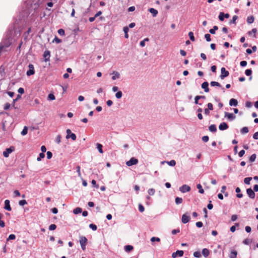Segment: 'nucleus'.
Listing matches in <instances>:
<instances>
[{"instance_id": "obj_1", "label": "nucleus", "mask_w": 258, "mask_h": 258, "mask_svg": "<svg viewBox=\"0 0 258 258\" xmlns=\"http://www.w3.org/2000/svg\"><path fill=\"white\" fill-rule=\"evenodd\" d=\"M43 1L44 0H29L28 3H31L30 8L35 11L38 9Z\"/></svg>"}, {"instance_id": "obj_2", "label": "nucleus", "mask_w": 258, "mask_h": 258, "mask_svg": "<svg viewBox=\"0 0 258 258\" xmlns=\"http://www.w3.org/2000/svg\"><path fill=\"white\" fill-rule=\"evenodd\" d=\"M79 242L83 250L86 249V245L87 242V239L85 236H82L80 238Z\"/></svg>"}, {"instance_id": "obj_3", "label": "nucleus", "mask_w": 258, "mask_h": 258, "mask_svg": "<svg viewBox=\"0 0 258 258\" xmlns=\"http://www.w3.org/2000/svg\"><path fill=\"white\" fill-rule=\"evenodd\" d=\"M15 151V147L14 146H11L10 148L6 149L3 152V155L5 157L7 158L9 156V154Z\"/></svg>"}, {"instance_id": "obj_4", "label": "nucleus", "mask_w": 258, "mask_h": 258, "mask_svg": "<svg viewBox=\"0 0 258 258\" xmlns=\"http://www.w3.org/2000/svg\"><path fill=\"white\" fill-rule=\"evenodd\" d=\"M29 70L26 72V75L28 76H30L35 74V70L34 66L32 64H29L28 65Z\"/></svg>"}, {"instance_id": "obj_5", "label": "nucleus", "mask_w": 258, "mask_h": 258, "mask_svg": "<svg viewBox=\"0 0 258 258\" xmlns=\"http://www.w3.org/2000/svg\"><path fill=\"white\" fill-rule=\"evenodd\" d=\"M138 163V160L135 158H132L131 159L127 161L126 164L128 166L136 165Z\"/></svg>"}, {"instance_id": "obj_6", "label": "nucleus", "mask_w": 258, "mask_h": 258, "mask_svg": "<svg viewBox=\"0 0 258 258\" xmlns=\"http://www.w3.org/2000/svg\"><path fill=\"white\" fill-rule=\"evenodd\" d=\"M67 135L66 136L67 139L71 138L72 140L75 141L76 140V136L75 134L72 133L70 129L67 130Z\"/></svg>"}, {"instance_id": "obj_7", "label": "nucleus", "mask_w": 258, "mask_h": 258, "mask_svg": "<svg viewBox=\"0 0 258 258\" xmlns=\"http://www.w3.org/2000/svg\"><path fill=\"white\" fill-rule=\"evenodd\" d=\"M221 74L220 78L221 79H223L224 78L229 76V73L228 71H226L225 68L223 67L221 69Z\"/></svg>"}, {"instance_id": "obj_8", "label": "nucleus", "mask_w": 258, "mask_h": 258, "mask_svg": "<svg viewBox=\"0 0 258 258\" xmlns=\"http://www.w3.org/2000/svg\"><path fill=\"white\" fill-rule=\"evenodd\" d=\"M179 190L182 192H186L190 190V187L186 184H184L179 188Z\"/></svg>"}, {"instance_id": "obj_9", "label": "nucleus", "mask_w": 258, "mask_h": 258, "mask_svg": "<svg viewBox=\"0 0 258 258\" xmlns=\"http://www.w3.org/2000/svg\"><path fill=\"white\" fill-rule=\"evenodd\" d=\"M184 252L183 250H178L176 252L172 253V257L173 258H176L177 256H182L183 255Z\"/></svg>"}, {"instance_id": "obj_10", "label": "nucleus", "mask_w": 258, "mask_h": 258, "mask_svg": "<svg viewBox=\"0 0 258 258\" xmlns=\"http://www.w3.org/2000/svg\"><path fill=\"white\" fill-rule=\"evenodd\" d=\"M246 192L250 198L254 199L255 198V193L251 188L247 189Z\"/></svg>"}, {"instance_id": "obj_11", "label": "nucleus", "mask_w": 258, "mask_h": 258, "mask_svg": "<svg viewBox=\"0 0 258 258\" xmlns=\"http://www.w3.org/2000/svg\"><path fill=\"white\" fill-rule=\"evenodd\" d=\"M190 220V216L186 214H184L182 216V222L184 224L187 223Z\"/></svg>"}, {"instance_id": "obj_12", "label": "nucleus", "mask_w": 258, "mask_h": 258, "mask_svg": "<svg viewBox=\"0 0 258 258\" xmlns=\"http://www.w3.org/2000/svg\"><path fill=\"white\" fill-rule=\"evenodd\" d=\"M43 56L45 59V61H48L49 60V58L50 57V53L49 50H46L44 51Z\"/></svg>"}, {"instance_id": "obj_13", "label": "nucleus", "mask_w": 258, "mask_h": 258, "mask_svg": "<svg viewBox=\"0 0 258 258\" xmlns=\"http://www.w3.org/2000/svg\"><path fill=\"white\" fill-rule=\"evenodd\" d=\"M201 87L204 90L205 92H208L209 91V83L208 82H203Z\"/></svg>"}, {"instance_id": "obj_14", "label": "nucleus", "mask_w": 258, "mask_h": 258, "mask_svg": "<svg viewBox=\"0 0 258 258\" xmlns=\"http://www.w3.org/2000/svg\"><path fill=\"white\" fill-rule=\"evenodd\" d=\"M228 125L226 122H224L220 123V124L219 126V128L221 131L227 130L228 128Z\"/></svg>"}, {"instance_id": "obj_15", "label": "nucleus", "mask_w": 258, "mask_h": 258, "mask_svg": "<svg viewBox=\"0 0 258 258\" xmlns=\"http://www.w3.org/2000/svg\"><path fill=\"white\" fill-rule=\"evenodd\" d=\"M225 117H226L230 120L234 119L236 117L235 115L233 113H230L227 112H225Z\"/></svg>"}, {"instance_id": "obj_16", "label": "nucleus", "mask_w": 258, "mask_h": 258, "mask_svg": "<svg viewBox=\"0 0 258 258\" xmlns=\"http://www.w3.org/2000/svg\"><path fill=\"white\" fill-rule=\"evenodd\" d=\"M4 208L9 211H11L12 210V208H11L9 200H5Z\"/></svg>"}, {"instance_id": "obj_17", "label": "nucleus", "mask_w": 258, "mask_h": 258, "mask_svg": "<svg viewBox=\"0 0 258 258\" xmlns=\"http://www.w3.org/2000/svg\"><path fill=\"white\" fill-rule=\"evenodd\" d=\"M237 255V252L236 251V250L233 249L231 250L229 257V258H236Z\"/></svg>"}, {"instance_id": "obj_18", "label": "nucleus", "mask_w": 258, "mask_h": 258, "mask_svg": "<svg viewBox=\"0 0 258 258\" xmlns=\"http://www.w3.org/2000/svg\"><path fill=\"white\" fill-rule=\"evenodd\" d=\"M238 104V102L236 99L232 98L229 101V105L230 106H236Z\"/></svg>"}, {"instance_id": "obj_19", "label": "nucleus", "mask_w": 258, "mask_h": 258, "mask_svg": "<svg viewBox=\"0 0 258 258\" xmlns=\"http://www.w3.org/2000/svg\"><path fill=\"white\" fill-rule=\"evenodd\" d=\"M112 75H113V76L112 77V80H115L116 79L119 78V77H120V74L117 72H116V71L113 72Z\"/></svg>"}, {"instance_id": "obj_20", "label": "nucleus", "mask_w": 258, "mask_h": 258, "mask_svg": "<svg viewBox=\"0 0 258 258\" xmlns=\"http://www.w3.org/2000/svg\"><path fill=\"white\" fill-rule=\"evenodd\" d=\"M149 11L152 14L153 17H156L158 14V11L154 8H150Z\"/></svg>"}, {"instance_id": "obj_21", "label": "nucleus", "mask_w": 258, "mask_h": 258, "mask_svg": "<svg viewBox=\"0 0 258 258\" xmlns=\"http://www.w3.org/2000/svg\"><path fill=\"white\" fill-rule=\"evenodd\" d=\"M202 254L205 257H207L210 254V251L207 248H204L202 250Z\"/></svg>"}, {"instance_id": "obj_22", "label": "nucleus", "mask_w": 258, "mask_h": 258, "mask_svg": "<svg viewBox=\"0 0 258 258\" xmlns=\"http://www.w3.org/2000/svg\"><path fill=\"white\" fill-rule=\"evenodd\" d=\"M209 130L210 132L215 133L217 131L216 126L215 124H212L209 126Z\"/></svg>"}, {"instance_id": "obj_23", "label": "nucleus", "mask_w": 258, "mask_h": 258, "mask_svg": "<svg viewBox=\"0 0 258 258\" xmlns=\"http://www.w3.org/2000/svg\"><path fill=\"white\" fill-rule=\"evenodd\" d=\"M134 247L133 246L127 245L124 246V250L126 252H129L133 249Z\"/></svg>"}, {"instance_id": "obj_24", "label": "nucleus", "mask_w": 258, "mask_h": 258, "mask_svg": "<svg viewBox=\"0 0 258 258\" xmlns=\"http://www.w3.org/2000/svg\"><path fill=\"white\" fill-rule=\"evenodd\" d=\"M254 18L252 16H248L247 18V22L248 24H251L254 22Z\"/></svg>"}, {"instance_id": "obj_25", "label": "nucleus", "mask_w": 258, "mask_h": 258, "mask_svg": "<svg viewBox=\"0 0 258 258\" xmlns=\"http://www.w3.org/2000/svg\"><path fill=\"white\" fill-rule=\"evenodd\" d=\"M82 212V209L81 208L77 207L74 209L73 213L75 214H78L81 213Z\"/></svg>"}, {"instance_id": "obj_26", "label": "nucleus", "mask_w": 258, "mask_h": 258, "mask_svg": "<svg viewBox=\"0 0 258 258\" xmlns=\"http://www.w3.org/2000/svg\"><path fill=\"white\" fill-rule=\"evenodd\" d=\"M123 31L124 33V37L125 38H128V27H124L123 28Z\"/></svg>"}, {"instance_id": "obj_27", "label": "nucleus", "mask_w": 258, "mask_h": 258, "mask_svg": "<svg viewBox=\"0 0 258 258\" xmlns=\"http://www.w3.org/2000/svg\"><path fill=\"white\" fill-rule=\"evenodd\" d=\"M210 85H211V86H213V87H215V86L219 87H221V86L220 83H219L217 82H215V81H212L210 83Z\"/></svg>"}, {"instance_id": "obj_28", "label": "nucleus", "mask_w": 258, "mask_h": 258, "mask_svg": "<svg viewBox=\"0 0 258 258\" xmlns=\"http://www.w3.org/2000/svg\"><path fill=\"white\" fill-rule=\"evenodd\" d=\"M256 32H257V29L256 28H253V29H252L251 30V31H249L248 32V34L249 35H251L252 34H253V37L254 38H255L256 37V34H256Z\"/></svg>"}, {"instance_id": "obj_29", "label": "nucleus", "mask_w": 258, "mask_h": 258, "mask_svg": "<svg viewBox=\"0 0 258 258\" xmlns=\"http://www.w3.org/2000/svg\"><path fill=\"white\" fill-rule=\"evenodd\" d=\"M96 146H97V149L98 150L99 152L100 153H103V151L102 150V147H103L102 145L99 143H97Z\"/></svg>"}, {"instance_id": "obj_30", "label": "nucleus", "mask_w": 258, "mask_h": 258, "mask_svg": "<svg viewBox=\"0 0 258 258\" xmlns=\"http://www.w3.org/2000/svg\"><path fill=\"white\" fill-rule=\"evenodd\" d=\"M197 188L199 189V191L201 194H204V190L202 188V186L201 184H198L197 185Z\"/></svg>"}, {"instance_id": "obj_31", "label": "nucleus", "mask_w": 258, "mask_h": 258, "mask_svg": "<svg viewBox=\"0 0 258 258\" xmlns=\"http://www.w3.org/2000/svg\"><path fill=\"white\" fill-rule=\"evenodd\" d=\"M256 157V155L255 154H253L252 155H251L249 159V162H254L255 160Z\"/></svg>"}, {"instance_id": "obj_32", "label": "nucleus", "mask_w": 258, "mask_h": 258, "mask_svg": "<svg viewBox=\"0 0 258 258\" xmlns=\"http://www.w3.org/2000/svg\"><path fill=\"white\" fill-rule=\"evenodd\" d=\"M175 203L177 205H178V204H181L182 203L183 200L181 198L176 197L175 198Z\"/></svg>"}, {"instance_id": "obj_33", "label": "nucleus", "mask_w": 258, "mask_h": 258, "mask_svg": "<svg viewBox=\"0 0 258 258\" xmlns=\"http://www.w3.org/2000/svg\"><path fill=\"white\" fill-rule=\"evenodd\" d=\"M248 128L247 127H243L241 130V133L242 134H246L248 132Z\"/></svg>"}, {"instance_id": "obj_34", "label": "nucleus", "mask_w": 258, "mask_h": 258, "mask_svg": "<svg viewBox=\"0 0 258 258\" xmlns=\"http://www.w3.org/2000/svg\"><path fill=\"white\" fill-rule=\"evenodd\" d=\"M218 26H214L213 27V29H210V30H209V32H210V33L212 34H215V31H216V30H218Z\"/></svg>"}, {"instance_id": "obj_35", "label": "nucleus", "mask_w": 258, "mask_h": 258, "mask_svg": "<svg viewBox=\"0 0 258 258\" xmlns=\"http://www.w3.org/2000/svg\"><path fill=\"white\" fill-rule=\"evenodd\" d=\"M188 36L192 41H194L195 40L194 33L192 32H189L188 33Z\"/></svg>"}, {"instance_id": "obj_36", "label": "nucleus", "mask_w": 258, "mask_h": 258, "mask_svg": "<svg viewBox=\"0 0 258 258\" xmlns=\"http://www.w3.org/2000/svg\"><path fill=\"white\" fill-rule=\"evenodd\" d=\"M28 133V127L27 126H24L23 130L21 132V135L22 136L26 135Z\"/></svg>"}, {"instance_id": "obj_37", "label": "nucleus", "mask_w": 258, "mask_h": 258, "mask_svg": "<svg viewBox=\"0 0 258 258\" xmlns=\"http://www.w3.org/2000/svg\"><path fill=\"white\" fill-rule=\"evenodd\" d=\"M122 96V93L121 91H119L118 92H117L115 94V97L117 98V99H120L121 98Z\"/></svg>"}, {"instance_id": "obj_38", "label": "nucleus", "mask_w": 258, "mask_h": 258, "mask_svg": "<svg viewBox=\"0 0 258 258\" xmlns=\"http://www.w3.org/2000/svg\"><path fill=\"white\" fill-rule=\"evenodd\" d=\"M194 256L197 258H200L201 257V253L200 251H197L194 252Z\"/></svg>"}, {"instance_id": "obj_39", "label": "nucleus", "mask_w": 258, "mask_h": 258, "mask_svg": "<svg viewBox=\"0 0 258 258\" xmlns=\"http://www.w3.org/2000/svg\"><path fill=\"white\" fill-rule=\"evenodd\" d=\"M251 240L248 238H246L243 241V243L246 245H249L251 243Z\"/></svg>"}, {"instance_id": "obj_40", "label": "nucleus", "mask_w": 258, "mask_h": 258, "mask_svg": "<svg viewBox=\"0 0 258 258\" xmlns=\"http://www.w3.org/2000/svg\"><path fill=\"white\" fill-rule=\"evenodd\" d=\"M155 192V190L154 188H150L148 190V193L150 196H153Z\"/></svg>"}, {"instance_id": "obj_41", "label": "nucleus", "mask_w": 258, "mask_h": 258, "mask_svg": "<svg viewBox=\"0 0 258 258\" xmlns=\"http://www.w3.org/2000/svg\"><path fill=\"white\" fill-rule=\"evenodd\" d=\"M251 177H246L244 179V182L246 184H249L250 183V181L251 180Z\"/></svg>"}, {"instance_id": "obj_42", "label": "nucleus", "mask_w": 258, "mask_h": 258, "mask_svg": "<svg viewBox=\"0 0 258 258\" xmlns=\"http://www.w3.org/2000/svg\"><path fill=\"white\" fill-rule=\"evenodd\" d=\"M236 226H239V223H235V225H234V226H232L230 227V231L232 232H235V230H236Z\"/></svg>"}, {"instance_id": "obj_43", "label": "nucleus", "mask_w": 258, "mask_h": 258, "mask_svg": "<svg viewBox=\"0 0 258 258\" xmlns=\"http://www.w3.org/2000/svg\"><path fill=\"white\" fill-rule=\"evenodd\" d=\"M48 99L49 100H54L55 99V96L53 94L50 93L48 96Z\"/></svg>"}, {"instance_id": "obj_44", "label": "nucleus", "mask_w": 258, "mask_h": 258, "mask_svg": "<svg viewBox=\"0 0 258 258\" xmlns=\"http://www.w3.org/2000/svg\"><path fill=\"white\" fill-rule=\"evenodd\" d=\"M44 157H45V154H44V153H40V154H39V157H37V160L38 161H41V159H42V158H43Z\"/></svg>"}, {"instance_id": "obj_45", "label": "nucleus", "mask_w": 258, "mask_h": 258, "mask_svg": "<svg viewBox=\"0 0 258 258\" xmlns=\"http://www.w3.org/2000/svg\"><path fill=\"white\" fill-rule=\"evenodd\" d=\"M167 163L169 165L171 166H174L176 164V162L174 160H172L169 162H167Z\"/></svg>"}, {"instance_id": "obj_46", "label": "nucleus", "mask_w": 258, "mask_h": 258, "mask_svg": "<svg viewBox=\"0 0 258 258\" xmlns=\"http://www.w3.org/2000/svg\"><path fill=\"white\" fill-rule=\"evenodd\" d=\"M219 19L221 21H224V13L221 12L219 15Z\"/></svg>"}, {"instance_id": "obj_47", "label": "nucleus", "mask_w": 258, "mask_h": 258, "mask_svg": "<svg viewBox=\"0 0 258 258\" xmlns=\"http://www.w3.org/2000/svg\"><path fill=\"white\" fill-rule=\"evenodd\" d=\"M245 74L247 76H250L252 74V71L251 69H247L245 71Z\"/></svg>"}, {"instance_id": "obj_48", "label": "nucleus", "mask_w": 258, "mask_h": 258, "mask_svg": "<svg viewBox=\"0 0 258 258\" xmlns=\"http://www.w3.org/2000/svg\"><path fill=\"white\" fill-rule=\"evenodd\" d=\"M16 238V236L15 234H10L8 238H7V241L8 240H14Z\"/></svg>"}, {"instance_id": "obj_49", "label": "nucleus", "mask_w": 258, "mask_h": 258, "mask_svg": "<svg viewBox=\"0 0 258 258\" xmlns=\"http://www.w3.org/2000/svg\"><path fill=\"white\" fill-rule=\"evenodd\" d=\"M56 228V225L55 224H51L49 226V230H54Z\"/></svg>"}, {"instance_id": "obj_50", "label": "nucleus", "mask_w": 258, "mask_h": 258, "mask_svg": "<svg viewBox=\"0 0 258 258\" xmlns=\"http://www.w3.org/2000/svg\"><path fill=\"white\" fill-rule=\"evenodd\" d=\"M57 32L61 36H63L65 34L64 30L62 29H59Z\"/></svg>"}, {"instance_id": "obj_51", "label": "nucleus", "mask_w": 258, "mask_h": 258, "mask_svg": "<svg viewBox=\"0 0 258 258\" xmlns=\"http://www.w3.org/2000/svg\"><path fill=\"white\" fill-rule=\"evenodd\" d=\"M89 226L91 229H92L94 231H95L97 230V226L96 225H95L94 224H90Z\"/></svg>"}, {"instance_id": "obj_52", "label": "nucleus", "mask_w": 258, "mask_h": 258, "mask_svg": "<svg viewBox=\"0 0 258 258\" xmlns=\"http://www.w3.org/2000/svg\"><path fill=\"white\" fill-rule=\"evenodd\" d=\"M160 241V239L158 237H152L151 238V242H154V241L159 242Z\"/></svg>"}, {"instance_id": "obj_53", "label": "nucleus", "mask_w": 258, "mask_h": 258, "mask_svg": "<svg viewBox=\"0 0 258 258\" xmlns=\"http://www.w3.org/2000/svg\"><path fill=\"white\" fill-rule=\"evenodd\" d=\"M205 38L206 39V40L208 42L210 41L211 40V35L209 34H206L205 35Z\"/></svg>"}, {"instance_id": "obj_54", "label": "nucleus", "mask_w": 258, "mask_h": 258, "mask_svg": "<svg viewBox=\"0 0 258 258\" xmlns=\"http://www.w3.org/2000/svg\"><path fill=\"white\" fill-rule=\"evenodd\" d=\"M27 203L26 201L25 200H21L19 203V205L22 206H24L25 205L27 204Z\"/></svg>"}, {"instance_id": "obj_55", "label": "nucleus", "mask_w": 258, "mask_h": 258, "mask_svg": "<svg viewBox=\"0 0 258 258\" xmlns=\"http://www.w3.org/2000/svg\"><path fill=\"white\" fill-rule=\"evenodd\" d=\"M91 183L94 187H95L97 188L99 187L98 185L96 183V181L94 179L92 180Z\"/></svg>"}, {"instance_id": "obj_56", "label": "nucleus", "mask_w": 258, "mask_h": 258, "mask_svg": "<svg viewBox=\"0 0 258 258\" xmlns=\"http://www.w3.org/2000/svg\"><path fill=\"white\" fill-rule=\"evenodd\" d=\"M238 17L237 16L235 15L233 17L232 20L231 21L230 23H236V21Z\"/></svg>"}, {"instance_id": "obj_57", "label": "nucleus", "mask_w": 258, "mask_h": 258, "mask_svg": "<svg viewBox=\"0 0 258 258\" xmlns=\"http://www.w3.org/2000/svg\"><path fill=\"white\" fill-rule=\"evenodd\" d=\"M10 106H11V104L9 103H7L5 104L4 108L5 110H8L10 108Z\"/></svg>"}, {"instance_id": "obj_58", "label": "nucleus", "mask_w": 258, "mask_h": 258, "mask_svg": "<svg viewBox=\"0 0 258 258\" xmlns=\"http://www.w3.org/2000/svg\"><path fill=\"white\" fill-rule=\"evenodd\" d=\"M46 154H47V158L48 159H50L52 158V154L50 151H47Z\"/></svg>"}, {"instance_id": "obj_59", "label": "nucleus", "mask_w": 258, "mask_h": 258, "mask_svg": "<svg viewBox=\"0 0 258 258\" xmlns=\"http://www.w3.org/2000/svg\"><path fill=\"white\" fill-rule=\"evenodd\" d=\"M61 136L60 135H58L57 137H56V142L57 143V144H59L61 142Z\"/></svg>"}, {"instance_id": "obj_60", "label": "nucleus", "mask_w": 258, "mask_h": 258, "mask_svg": "<svg viewBox=\"0 0 258 258\" xmlns=\"http://www.w3.org/2000/svg\"><path fill=\"white\" fill-rule=\"evenodd\" d=\"M139 210L141 212H143L145 210V208L142 205L140 204L139 205Z\"/></svg>"}, {"instance_id": "obj_61", "label": "nucleus", "mask_w": 258, "mask_h": 258, "mask_svg": "<svg viewBox=\"0 0 258 258\" xmlns=\"http://www.w3.org/2000/svg\"><path fill=\"white\" fill-rule=\"evenodd\" d=\"M196 224L198 228H201L203 226V223L201 221L197 222Z\"/></svg>"}, {"instance_id": "obj_62", "label": "nucleus", "mask_w": 258, "mask_h": 258, "mask_svg": "<svg viewBox=\"0 0 258 258\" xmlns=\"http://www.w3.org/2000/svg\"><path fill=\"white\" fill-rule=\"evenodd\" d=\"M240 64L242 67H245L247 65V62L245 60H242L240 62Z\"/></svg>"}, {"instance_id": "obj_63", "label": "nucleus", "mask_w": 258, "mask_h": 258, "mask_svg": "<svg viewBox=\"0 0 258 258\" xmlns=\"http://www.w3.org/2000/svg\"><path fill=\"white\" fill-rule=\"evenodd\" d=\"M202 140L204 142H207L209 141V137L207 136L203 137Z\"/></svg>"}, {"instance_id": "obj_64", "label": "nucleus", "mask_w": 258, "mask_h": 258, "mask_svg": "<svg viewBox=\"0 0 258 258\" xmlns=\"http://www.w3.org/2000/svg\"><path fill=\"white\" fill-rule=\"evenodd\" d=\"M253 138L255 140L258 139V132L255 133L253 135Z\"/></svg>"}]
</instances>
